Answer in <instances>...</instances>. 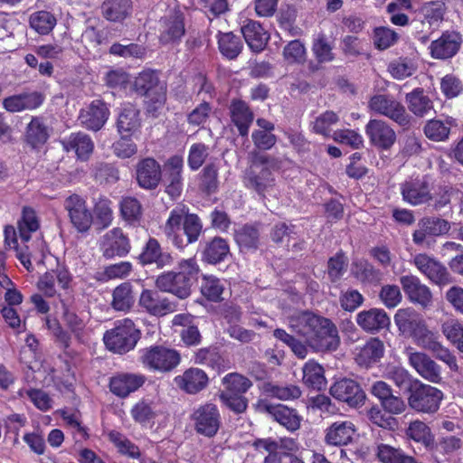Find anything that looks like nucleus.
<instances>
[{
    "label": "nucleus",
    "instance_id": "26",
    "mask_svg": "<svg viewBox=\"0 0 463 463\" xmlns=\"http://www.w3.org/2000/svg\"><path fill=\"white\" fill-rule=\"evenodd\" d=\"M43 99V95L38 91L24 92L5 98L3 107L12 113L32 110L40 107Z\"/></svg>",
    "mask_w": 463,
    "mask_h": 463
},
{
    "label": "nucleus",
    "instance_id": "59",
    "mask_svg": "<svg viewBox=\"0 0 463 463\" xmlns=\"http://www.w3.org/2000/svg\"><path fill=\"white\" fill-rule=\"evenodd\" d=\"M223 290L224 286L219 279L213 276L203 277L201 286V292L207 299L213 302L222 300Z\"/></svg>",
    "mask_w": 463,
    "mask_h": 463
},
{
    "label": "nucleus",
    "instance_id": "49",
    "mask_svg": "<svg viewBox=\"0 0 463 463\" xmlns=\"http://www.w3.org/2000/svg\"><path fill=\"white\" fill-rule=\"evenodd\" d=\"M134 301L132 286L130 283H121L113 290L111 306L115 310L127 311L131 308Z\"/></svg>",
    "mask_w": 463,
    "mask_h": 463
},
{
    "label": "nucleus",
    "instance_id": "28",
    "mask_svg": "<svg viewBox=\"0 0 463 463\" xmlns=\"http://www.w3.org/2000/svg\"><path fill=\"white\" fill-rule=\"evenodd\" d=\"M461 40L458 33L446 32L442 35L432 41L430 50V54L436 59H449L453 57L460 47Z\"/></svg>",
    "mask_w": 463,
    "mask_h": 463
},
{
    "label": "nucleus",
    "instance_id": "57",
    "mask_svg": "<svg viewBox=\"0 0 463 463\" xmlns=\"http://www.w3.org/2000/svg\"><path fill=\"white\" fill-rule=\"evenodd\" d=\"M94 179L99 184H114L119 179V173L113 165L98 162L92 166Z\"/></svg>",
    "mask_w": 463,
    "mask_h": 463
},
{
    "label": "nucleus",
    "instance_id": "46",
    "mask_svg": "<svg viewBox=\"0 0 463 463\" xmlns=\"http://www.w3.org/2000/svg\"><path fill=\"white\" fill-rule=\"evenodd\" d=\"M57 24L56 17L51 12L41 10L29 16L30 27L41 35L49 34Z\"/></svg>",
    "mask_w": 463,
    "mask_h": 463
},
{
    "label": "nucleus",
    "instance_id": "1",
    "mask_svg": "<svg viewBox=\"0 0 463 463\" xmlns=\"http://www.w3.org/2000/svg\"><path fill=\"white\" fill-rule=\"evenodd\" d=\"M288 326L305 342L281 328L275 329L273 336L287 345L299 359L307 356L308 347L315 352L326 353L337 350L340 345L338 329L327 317L309 311L299 312L288 317Z\"/></svg>",
    "mask_w": 463,
    "mask_h": 463
},
{
    "label": "nucleus",
    "instance_id": "48",
    "mask_svg": "<svg viewBox=\"0 0 463 463\" xmlns=\"http://www.w3.org/2000/svg\"><path fill=\"white\" fill-rule=\"evenodd\" d=\"M218 46L221 53L229 60L235 59L242 50V43L239 36L230 33H220Z\"/></svg>",
    "mask_w": 463,
    "mask_h": 463
},
{
    "label": "nucleus",
    "instance_id": "63",
    "mask_svg": "<svg viewBox=\"0 0 463 463\" xmlns=\"http://www.w3.org/2000/svg\"><path fill=\"white\" fill-rule=\"evenodd\" d=\"M131 136L123 134L112 144V151L117 157L126 159L137 154V146L130 138Z\"/></svg>",
    "mask_w": 463,
    "mask_h": 463
},
{
    "label": "nucleus",
    "instance_id": "38",
    "mask_svg": "<svg viewBox=\"0 0 463 463\" xmlns=\"http://www.w3.org/2000/svg\"><path fill=\"white\" fill-rule=\"evenodd\" d=\"M409 110L416 117L423 118L430 116L434 110L433 101L420 88L413 90L405 96Z\"/></svg>",
    "mask_w": 463,
    "mask_h": 463
},
{
    "label": "nucleus",
    "instance_id": "9",
    "mask_svg": "<svg viewBox=\"0 0 463 463\" xmlns=\"http://www.w3.org/2000/svg\"><path fill=\"white\" fill-rule=\"evenodd\" d=\"M195 431L204 437H214L222 424V417L217 405L206 402L195 408L191 415Z\"/></svg>",
    "mask_w": 463,
    "mask_h": 463
},
{
    "label": "nucleus",
    "instance_id": "61",
    "mask_svg": "<svg viewBox=\"0 0 463 463\" xmlns=\"http://www.w3.org/2000/svg\"><path fill=\"white\" fill-rule=\"evenodd\" d=\"M442 332L459 352L463 353V326L456 319H449L443 323Z\"/></svg>",
    "mask_w": 463,
    "mask_h": 463
},
{
    "label": "nucleus",
    "instance_id": "13",
    "mask_svg": "<svg viewBox=\"0 0 463 463\" xmlns=\"http://www.w3.org/2000/svg\"><path fill=\"white\" fill-rule=\"evenodd\" d=\"M330 394L336 400L347 403L350 407H359L365 402V392L360 384L350 378H342L330 387Z\"/></svg>",
    "mask_w": 463,
    "mask_h": 463
},
{
    "label": "nucleus",
    "instance_id": "24",
    "mask_svg": "<svg viewBox=\"0 0 463 463\" xmlns=\"http://www.w3.org/2000/svg\"><path fill=\"white\" fill-rule=\"evenodd\" d=\"M109 114V111L106 104L96 99L86 109L81 110L79 119L85 128L98 131L108 120Z\"/></svg>",
    "mask_w": 463,
    "mask_h": 463
},
{
    "label": "nucleus",
    "instance_id": "16",
    "mask_svg": "<svg viewBox=\"0 0 463 463\" xmlns=\"http://www.w3.org/2000/svg\"><path fill=\"white\" fill-rule=\"evenodd\" d=\"M365 134L373 146L383 150L390 149L396 141L395 131L382 119H370L365 126Z\"/></svg>",
    "mask_w": 463,
    "mask_h": 463
},
{
    "label": "nucleus",
    "instance_id": "50",
    "mask_svg": "<svg viewBox=\"0 0 463 463\" xmlns=\"http://www.w3.org/2000/svg\"><path fill=\"white\" fill-rule=\"evenodd\" d=\"M303 382L313 389H322L326 383L323 367L312 360L306 363L303 367Z\"/></svg>",
    "mask_w": 463,
    "mask_h": 463
},
{
    "label": "nucleus",
    "instance_id": "36",
    "mask_svg": "<svg viewBox=\"0 0 463 463\" xmlns=\"http://www.w3.org/2000/svg\"><path fill=\"white\" fill-rule=\"evenodd\" d=\"M265 411L280 425L290 431L299 429L301 417L296 410L283 404H265Z\"/></svg>",
    "mask_w": 463,
    "mask_h": 463
},
{
    "label": "nucleus",
    "instance_id": "44",
    "mask_svg": "<svg viewBox=\"0 0 463 463\" xmlns=\"http://www.w3.org/2000/svg\"><path fill=\"white\" fill-rule=\"evenodd\" d=\"M61 302L62 306L61 318L65 326L69 328L77 341L82 344L85 343V322L70 307L67 303L63 300H61Z\"/></svg>",
    "mask_w": 463,
    "mask_h": 463
},
{
    "label": "nucleus",
    "instance_id": "7",
    "mask_svg": "<svg viewBox=\"0 0 463 463\" xmlns=\"http://www.w3.org/2000/svg\"><path fill=\"white\" fill-rule=\"evenodd\" d=\"M443 399V393L438 388L415 381V386L411 389L408 396V405L417 412L435 413Z\"/></svg>",
    "mask_w": 463,
    "mask_h": 463
},
{
    "label": "nucleus",
    "instance_id": "51",
    "mask_svg": "<svg viewBox=\"0 0 463 463\" xmlns=\"http://www.w3.org/2000/svg\"><path fill=\"white\" fill-rule=\"evenodd\" d=\"M386 377L399 389L408 390L409 392L415 386V381L417 380L407 369L397 365L388 367Z\"/></svg>",
    "mask_w": 463,
    "mask_h": 463
},
{
    "label": "nucleus",
    "instance_id": "21",
    "mask_svg": "<svg viewBox=\"0 0 463 463\" xmlns=\"http://www.w3.org/2000/svg\"><path fill=\"white\" fill-rule=\"evenodd\" d=\"M400 283L408 298L423 308L432 305V294L429 287L422 284L420 279L413 275L400 278Z\"/></svg>",
    "mask_w": 463,
    "mask_h": 463
},
{
    "label": "nucleus",
    "instance_id": "6",
    "mask_svg": "<svg viewBox=\"0 0 463 463\" xmlns=\"http://www.w3.org/2000/svg\"><path fill=\"white\" fill-rule=\"evenodd\" d=\"M139 338V329L131 319L125 318L117 321L114 328L105 333L103 340L109 350L125 354L136 346Z\"/></svg>",
    "mask_w": 463,
    "mask_h": 463
},
{
    "label": "nucleus",
    "instance_id": "14",
    "mask_svg": "<svg viewBox=\"0 0 463 463\" xmlns=\"http://www.w3.org/2000/svg\"><path fill=\"white\" fill-rule=\"evenodd\" d=\"M71 224L79 232H86L91 227L93 216L86 201L78 194L70 195L64 202Z\"/></svg>",
    "mask_w": 463,
    "mask_h": 463
},
{
    "label": "nucleus",
    "instance_id": "56",
    "mask_svg": "<svg viewBox=\"0 0 463 463\" xmlns=\"http://www.w3.org/2000/svg\"><path fill=\"white\" fill-rule=\"evenodd\" d=\"M186 212H188V209H186ZM202 229L203 225L199 217L196 214L186 213L183 219V233L186 236L185 245L195 242L202 232Z\"/></svg>",
    "mask_w": 463,
    "mask_h": 463
},
{
    "label": "nucleus",
    "instance_id": "3",
    "mask_svg": "<svg viewBox=\"0 0 463 463\" xmlns=\"http://www.w3.org/2000/svg\"><path fill=\"white\" fill-rule=\"evenodd\" d=\"M250 165L244 172L245 187L265 198L267 195L277 196L276 179L269 169V156L253 150L249 154Z\"/></svg>",
    "mask_w": 463,
    "mask_h": 463
},
{
    "label": "nucleus",
    "instance_id": "33",
    "mask_svg": "<svg viewBox=\"0 0 463 463\" xmlns=\"http://www.w3.org/2000/svg\"><path fill=\"white\" fill-rule=\"evenodd\" d=\"M184 161L182 156H174L170 157L165 165L167 183L165 192L171 197L179 196L182 192V170Z\"/></svg>",
    "mask_w": 463,
    "mask_h": 463
},
{
    "label": "nucleus",
    "instance_id": "55",
    "mask_svg": "<svg viewBox=\"0 0 463 463\" xmlns=\"http://www.w3.org/2000/svg\"><path fill=\"white\" fill-rule=\"evenodd\" d=\"M450 132V121L440 119H430L424 126L425 136L436 142L444 141L449 138Z\"/></svg>",
    "mask_w": 463,
    "mask_h": 463
},
{
    "label": "nucleus",
    "instance_id": "8",
    "mask_svg": "<svg viewBox=\"0 0 463 463\" xmlns=\"http://www.w3.org/2000/svg\"><path fill=\"white\" fill-rule=\"evenodd\" d=\"M140 359L145 367L153 371L167 373L180 364L181 356L175 349L155 345L142 350Z\"/></svg>",
    "mask_w": 463,
    "mask_h": 463
},
{
    "label": "nucleus",
    "instance_id": "37",
    "mask_svg": "<svg viewBox=\"0 0 463 463\" xmlns=\"http://www.w3.org/2000/svg\"><path fill=\"white\" fill-rule=\"evenodd\" d=\"M63 147L67 151H75L79 159L87 161L94 149V143L90 137L85 133H72L62 141Z\"/></svg>",
    "mask_w": 463,
    "mask_h": 463
},
{
    "label": "nucleus",
    "instance_id": "10",
    "mask_svg": "<svg viewBox=\"0 0 463 463\" xmlns=\"http://www.w3.org/2000/svg\"><path fill=\"white\" fill-rule=\"evenodd\" d=\"M368 106L371 110L387 117L401 127H407L411 123V116L406 112L405 107L393 97L374 95L370 99Z\"/></svg>",
    "mask_w": 463,
    "mask_h": 463
},
{
    "label": "nucleus",
    "instance_id": "41",
    "mask_svg": "<svg viewBox=\"0 0 463 463\" xmlns=\"http://www.w3.org/2000/svg\"><path fill=\"white\" fill-rule=\"evenodd\" d=\"M395 324L402 334L411 337L424 325L425 321L412 309H399L394 317Z\"/></svg>",
    "mask_w": 463,
    "mask_h": 463
},
{
    "label": "nucleus",
    "instance_id": "31",
    "mask_svg": "<svg viewBox=\"0 0 463 463\" xmlns=\"http://www.w3.org/2000/svg\"><path fill=\"white\" fill-rule=\"evenodd\" d=\"M241 33L248 46L255 52L264 50L269 40V33L257 21H247L241 26Z\"/></svg>",
    "mask_w": 463,
    "mask_h": 463
},
{
    "label": "nucleus",
    "instance_id": "34",
    "mask_svg": "<svg viewBox=\"0 0 463 463\" xmlns=\"http://www.w3.org/2000/svg\"><path fill=\"white\" fill-rule=\"evenodd\" d=\"M230 114L232 123L237 127L241 136H248L254 115L248 104L241 99H232L230 105Z\"/></svg>",
    "mask_w": 463,
    "mask_h": 463
},
{
    "label": "nucleus",
    "instance_id": "47",
    "mask_svg": "<svg viewBox=\"0 0 463 463\" xmlns=\"http://www.w3.org/2000/svg\"><path fill=\"white\" fill-rule=\"evenodd\" d=\"M39 227V220L35 211L33 208L24 207L17 224L21 240L23 241H28L31 239L32 232H36Z\"/></svg>",
    "mask_w": 463,
    "mask_h": 463
},
{
    "label": "nucleus",
    "instance_id": "62",
    "mask_svg": "<svg viewBox=\"0 0 463 463\" xmlns=\"http://www.w3.org/2000/svg\"><path fill=\"white\" fill-rule=\"evenodd\" d=\"M354 277L363 282H379L382 273L367 261L354 263L353 268Z\"/></svg>",
    "mask_w": 463,
    "mask_h": 463
},
{
    "label": "nucleus",
    "instance_id": "43",
    "mask_svg": "<svg viewBox=\"0 0 463 463\" xmlns=\"http://www.w3.org/2000/svg\"><path fill=\"white\" fill-rule=\"evenodd\" d=\"M185 33L184 18L175 14L164 21L163 30L159 40L163 44L179 42Z\"/></svg>",
    "mask_w": 463,
    "mask_h": 463
},
{
    "label": "nucleus",
    "instance_id": "60",
    "mask_svg": "<svg viewBox=\"0 0 463 463\" xmlns=\"http://www.w3.org/2000/svg\"><path fill=\"white\" fill-rule=\"evenodd\" d=\"M219 167L215 163L207 164L201 173V187L207 194L215 193L219 186Z\"/></svg>",
    "mask_w": 463,
    "mask_h": 463
},
{
    "label": "nucleus",
    "instance_id": "25",
    "mask_svg": "<svg viewBox=\"0 0 463 463\" xmlns=\"http://www.w3.org/2000/svg\"><path fill=\"white\" fill-rule=\"evenodd\" d=\"M357 325L365 332L374 334L390 325L386 312L380 308L363 310L356 315Z\"/></svg>",
    "mask_w": 463,
    "mask_h": 463
},
{
    "label": "nucleus",
    "instance_id": "2",
    "mask_svg": "<svg viewBox=\"0 0 463 463\" xmlns=\"http://www.w3.org/2000/svg\"><path fill=\"white\" fill-rule=\"evenodd\" d=\"M199 272L195 258L184 259L178 262L177 271H167L157 276L156 287L162 292L185 299L191 295L192 286L197 280Z\"/></svg>",
    "mask_w": 463,
    "mask_h": 463
},
{
    "label": "nucleus",
    "instance_id": "58",
    "mask_svg": "<svg viewBox=\"0 0 463 463\" xmlns=\"http://www.w3.org/2000/svg\"><path fill=\"white\" fill-rule=\"evenodd\" d=\"M462 446V441L459 438L452 435L442 437L437 442L434 451L433 458L436 463H441L443 460L439 458V454L450 455L458 450Z\"/></svg>",
    "mask_w": 463,
    "mask_h": 463
},
{
    "label": "nucleus",
    "instance_id": "29",
    "mask_svg": "<svg viewBox=\"0 0 463 463\" xmlns=\"http://www.w3.org/2000/svg\"><path fill=\"white\" fill-rule=\"evenodd\" d=\"M175 383L185 392L195 394L207 386L208 376L203 370L192 367L184 371L182 375L176 376Z\"/></svg>",
    "mask_w": 463,
    "mask_h": 463
},
{
    "label": "nucleus",
    "instance_id": "17",
    "mask_svg": "<svg viewBox=\"0 0 463 463\" xmlns=\"http://www.w3.org/2000/svg\"><path fill=\"white\" fill-rule=\"evenodd\" d=\"M413 264L430 280L438 285H446L450 282V275L446 267L427 254L415 255Z\"/></svg>",
    "mask_w": 463,
    "mask_h": 463
},
{
    "label": "nucleus",
    "instance_id": "20",
    "mask_svg": "<svg viewBox=\"0 0 463 463\" xmlns=\"http://www.w3.org/2000/svg\"><path fill=\"white\" fill-rule=\"evenodd\" d=\"M72 281V277L68 269L59 267L56 269L45 272L38 280V289L48 298H52L57 294L56 282L62 289H69Z\"/></svg>",
    "mask_w": 463,
    "mask_h": 463
},
{
    "label": "nucleus",
    "instance_id": "11",
    "mask_svg": "<svg viewBox=\"0 0 463 463\" xmlns=\"http://www.w3.org/2000/svg\"><path fill=\"white\" fill-rule=\"evenodd\" d=\"M409 365L424 380L431 383H439L442 381V371L429 354L424 352L416 351L411 346L404 349Z\"/></svg>",
    "mask_w": 463,
    "mask_h": 463
},
{
    "label": "nucleus",
    "instance_id": "22",
    "mask_svg": "<svg viewBox=\"0 0 463 463\" xmlns=\"http://www.w3.org/2000/svg\"><path fill=\"white\" fill-rule=\"evenodd\" d=\"M146 382V377L139 373H120L109 380V390L118 397L125 398L139 389Z\"/></svg>",
    "mask_w": 463,
    "mask_h": 463
},
{
    "label": "nucleus",
    "instance_id": "30",
    "mask_svg": "<svg viewBox=\"0 0 463 463\" xmlns=\"http://www.w3.org/2000/svg\"><path fill=\"white\" fill-rule=\"evenodd\" d=\"M384 354V345L377 337H371L364 345L354 350V360L360 366L368 367L377 363Z\"/></svg>",
    "mask_w": 463,
    "mask_h": 463
},
{
    "label": "nucleus",
    "instance_id": "18",
    "mask_svg": "<svg viewBox=\"0 0 463 463\" xmlns=\"http://www.w3.org/2000/svg\"><path fill=\"white\" fill-rule=\"evenodd\" d=\"M450 223L442 218L429 216L419 220L417 229L412 233L416 245H423L428 236H441L449 232Z\"/></svg>",
    "mask_w": 463,
    "mask_h": 463
},
{
    "label": "nucleus",
    "instance_id": "53",
    "mask_svg": "<svg viewBox=\"0 0 463 463\" xmlns=\"http://www.w3.org/2000/svg\"><path fill=\"white\" fill-rule=\"evenodd\" d=\"M235 240L241 250L256 249L260 241L258 227L246 224L235 233Z\"/></svg>",
    "mask_w": 463,
    "mask_h": 463
},
{
    "label": "nucleus",
    "instance_id": "54",
    "mask_svg": "<svg viewBox=\"0 0 463 463\" xmlns=\"http://www.w3.org/2000/svg\"><path fill=\"white\" fill-rule=\"evenodd\" d=\"M230 251L227 241L220 237L213 238L206 246L204 258L209 263H218L224 260Z\"/></svg>",
    "mask_w": 463,
    "mask_h": 463
},
{
    "label": "nucleus",
    "instance_id": "64",
    "mask_svg": "<svg viewBox=\"0 0 463 463\" xmlns=\"http://www.w3.org/2000/svg\"><path fill=\"white\" fill-rule=\"evenodd\" d=\"M398 40V34L387 27H377L373 31V44L379 50H386Z\"/></svg>",
    "mask_w": 463,
    "mask_h": 463
},
{
    "label": "nucleus",
    "instance_id": "5",
    "mask_svg": "<svg viewBox=\"0 0 463 463\" xmlns=\"http://www.w3.org/2000/svg\"><path fill=\"white\" fill-rule=\"evenodd\" d=\"M253 446L257 450L268 453L264 458L265 463H305L293 454L298 449L295 439H258L253 442Z\"/></svg>",
    "mask_w": 463,
    "mask_h": 463
},
{
    "label": "nucleus",
    "instance_id": "4",
    "mask_svg": "<svg viewBox=\"0 0 463 463\" xmlns=\"http://www.w3.org/2000/svg\"><path fill=\"white\" fill-rule=\"evenodd\" d=\"M137 94L146 98V109L148 115L156 118L163 110L166 101V84L159 80L154 71H144L134 82Z\"/></svg>",
    "mask_w": 463,
    "mask_h": 463
},
{
    "label": "nucleus",
    "instance_id": "52",
    "mask_svg": "<svg viewBox=\"0 0 463 463\" xmlns=\"http://www.w3.org/2000/svg\"><path fill=\"white\" fill-rule=\"evenodd\" d=\"M222 384L224 389L220 392L244 394L250 388L252 383L240 373H231L222 378Z\"/></svg>",
    "mask_w": 463,
    "mask_h": 463
},
{
    "label": "nucleus",
    "instance_id": "19",
    "mask_svg": "<svg viewBox=\"0 0 463 463\" xmlns=\"http://www.w3.org/2000/svg\"><path fill=\"white\" fill-rule=\"evenodd\" d=\"M138 302L148 314L156 317H163L176 310L175 302L153 289H144Z\"/></svg>",
    "mask_w": 463,
    "mask_h": 463
},
{
    "label": "nucleus",
    "instance_id": "39",
    "mask_svg": "<svg viewBox=\"0 0 463 463\" xmlns=\"http://www.w3.org/2000/svg\"><path fill=\"white\" fill-rule=\"evenodd\" d=\"M100 8L103 17L108 21L114 23L122 22L131 14L132 1L104 0Z\"/></svg>",
    "mask_w": 463,
    "mask_h": 463
},
{
    "label": "nucleus",
    "instance_id": "23",
    "mask_svg": "<svg viewBox=\"0 0 463 463\" xmlns=\"http://www.w3.org/2000/svg\"><path fill=\"white\" fill-rule=\"evenodd\" d=\"M137 184L145 189L152 190L157 187L162 178L160 165L151 157L139 161L136 169Z\"/></svg>",
    "mask_w": 463,
    "mask_h": 463
},
{
    "label": "nucleus",
    "instance_id": "35",
    "mask_svg": "<svg viewBox=\"0 0 463 463\" xmlns=\"http://www.w3.org/2000/svg\"><path fill=\"white\" fill-rule=\"evenodd\" d=\"M118 131L120 135H136L141 128L139 109L133 104H126L117 120Z\"/></svg>",
    "mask_w": 463,
    "mask_h": 463
},
{
    "label": "nucleus",
    "instance_id": "40",
    "mask_svg": "<svg viewBox=\"0 0 463 463\" xmlns=\"http://www.w3.org/2000/svg\"><path fill=\"white\" fill-rule=\"evenodd\" d=\"M50 137V128L41 118H33L27 125L25 141L32 148L43 146Z\"/></svg>",
    "mask_w": 463,
    "mask_h": 463
},
{
    "label": "nucleus",
    "instance_id": "15",
    "mask_svg": "<svg viewBox=\"0 0 463 463\" xmlns=\"http://www.w3.org/2000/svg\"><path fill=\"white\" fill-rule=\"evenodd\" d=\"M100 250L105 259L126 256L131 249L128 237L119 228L106 232L100 240Z\"/></svg>",
    "mask_w": 463,
    "mask_h": 463
},
{
    "label": "nucleus",
    "instance_id": "12",
    "mask_svg": "<svg viewBox=\"0 0 463 463\" xmlns=\"http://www.w3.org/2000/svg\"><path fill=\"white\" fill-rule=\"evenodd\" d=\"M402 199L411 205L424 204L432 200L431 182L428 175L411 178L401 185Z\"/></svg>",
    "mask_w": 463,
    "mask_h": 463
},
{
    "label": "nucleus",
    "instance_id": "27",
    "mask_svg": "<svg viewBox=\"0 0 463 463\" xmlns=\"http://www.w3.org/2000/svg\"><path fill=\"white\" fill-rule=\"evenodd\" d=\"M138 260L142 265L155 263L159 269L170 266L174 262L171 253L162 251L159 242L155 238H149L138 256Z\"/></svg>",
    "mask_w": 463,
    "mask_h": 463
},
{
    "label": "nucleus",
    "instance_id": "42",
    "mask_svg": "<svg viewBox=\"0 0 463 463\" xmlns=\"http://www.w3.org/2000/svg\"><path fill=\"white\" fill-rule=\"evenodd\" d=\"M354 434V428L351 421L335 422L326 430V441L334 446L346 445Z\"/></svg>",
    "mask_w": 463,
    "mask_h": 463
},
{
    "label": "nucleus",
    "instance_id": "45",
    "mask_svg": "<svg viewBox=\"0 0 463 463\" xmlns=\"http://www.w3.org/2000/svg\"><path fill=\"white\" fill-rule=\"evenodd\" d=\"M263 392L267 395L281 401L297 400L302 395V391L296 384L266 383L263 385Z\"/></svg>",
    "mask_w": 463,
    "mask_h": 463
},
{
    "label": "nucleus",
    "instance_id": "32",
    "mask_svg": "<svg viewBox=\"0 0 463 463\" xmlns=\"http://www.w3.org/2000/svg\"><path fill=\"white\" fill-rule=\"evenodd\" d=\"M185 213L186 208L184 206L173 209L163 228L164 234L167 240L180 249L185 246L181 229Z\"/></svg>",
    "mask_w": 463,
    "mask_h": 463
}]
</instances>
